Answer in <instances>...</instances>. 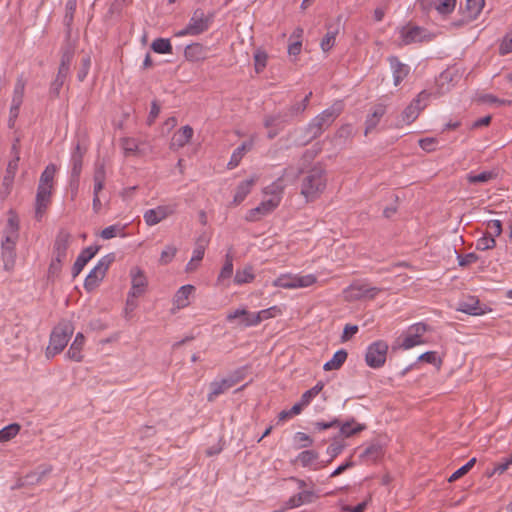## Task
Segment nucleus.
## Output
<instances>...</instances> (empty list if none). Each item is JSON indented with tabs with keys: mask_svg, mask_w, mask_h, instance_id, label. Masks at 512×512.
Instances as JSON below:
<instances>
[{
	"mask_svg": "<svg viewBox=\"0 0 512 512\" xmlns=\"http://www.w3.org/2000/svg\"><path fill=\"white\" fill-rule=\"evenodd\" d=\"M4 234L1 244L2 260L5 270L11 271L16 262V243L19 238V219L15 213L10 212Z\"/></svg>",
	"mask_w": 512,
	"mask_h": 512,
	"instance_id": "1",
	"label": "nucleus"
},
{
	"mask_svg": "<svg viewBox=\"0 0 512 512\" xmlns=\"http://www.w3.org/2000/svg\"><path fill=\"white\" fill-rule=\"evenodd\" d=\"M326 171L320 164L314 165L303 178L301 185V194L307 200H314L326 188Z\"/></svg>",
	"mask_w": 512,
	"mask_h": 512,
	"instance_id": "2",
	"label": "nucleus"
},
{
	"mask_svg": "<svg viewBox=\"0 0 512 512\" xmlns=\"http://www.w3.org/2000/svg\"><path fill=\"white\" fill-rule=\"evenodd\" d=\"M341 111V105L334 104L314 117L305 128V132L308 136L306 142L308 143L318 138L326 129L332 125L336 118L341 114Z\"/></svg>",
	"mask_w": 512,
	"mask_h": 512,
	"instance_id": "3",
	"label": "nucleus"
},
{
	"mask_svg": "<svg viewBox=\"0 0 512 512\" xmlns=\"http://www.w3.org/2000/svg\"><path fill=\"white\" fill-rule=\"evenodd\" d=\"M73 332L74 327L70 321H60L50 334L49 345L45 351L46 358L51 359L61 353L67 346Z\"/></svg>",
	"mask_w": 512,
	"mask_h": 512,
	"instance_id": "4",
	"label": "nucleus"
},
{
	"mask_svg": "<svg viewBox=\"0 0 512 512\" xmlns=\"http://www.w3.org/2000/svg\"><path fill=\"white\" fill-rule=\"evenodd\" d=\"M245 377V371L243 368H239L232 373H230L227 377L221 379L220 381H213L210 383V392L207 395L208 402H213L218 396L228 391L230 388L234 387L236 384L241 382Z\"/></svg>",
	"mask_w": 512,
	"mask_h": 512,
	"instance_id": "5",
	"label": "nucleus"
},
{
	"mask_svg": "<svg viewBox=\"0 0 512 512\" xmlns=\"http://www.w3.org/2000/svg\"><path fill=\"white\" fill-rule=\"evenodd\" d=\"M212 20L213 14L206 15L202 9L198 8L193 12L188 25L184 29L175 33V36L199 35L208 30Z\"/></svg>",
	"mask_w": 512,
	"mask_h": 512,
	"instance_id": "6",
	"label": "nucleus"
},
{
	"mask_svg": "<svg viewBox=\"0 0 512 512\" xmlns=\"http://www.w3.org/2000/svg\"><path fill=\"white\" fill-rule=\"evenodd\" d=\"M114 261V253H109L98 261L97 265L89 272L84 281V288L88 292L99 286L100 282L105 277L107 270Z\"/></svg>",
	"mask_w": 512,
	"mask_h": 512,
	"instance_id": "7",
	"label": "nucleus"
},
{
	"mask_svg": "<svg viewBox=\"0 0 512 512\" xmlns=\"http://www.w3.org/2000/svg\"><path fill=\"white\" fill-rule=\"evenodd\" d=\"M383 290V288L372 287L367 283L355 281L344 290V298L349 302L363 299L372 300Z\"/></svg>",
	"mask_w": 512,
	"mask_h": 512,
	"instance_id": "8",
	"label": "nucleus"
},
{
	"mask_svg": "<svg viewBox=\"0 0 512 512\" xmlns=\"http://www.w3.org/2000/svg\"><path fill=\"white\" fill-rule=\"evenodd\" d=\"M387 352L388 344L385 341L378 340L371 343L365 354L366 364L373 369L381 368L386 362Z\"/></svg>",
	"mask_w": 512,
	"mask_h": 512,
	"instance_id": "9",
	"label": "nucleus"
},
{
	"mask_svg": "<svg viewBox=\"0 0 512 512\" xmlns=\"http://www.w3.org/2000/svg\"><path fill=\"white\" fill-rule=\"evenodd\" d=\"M430 96L431 93L426 90L421 91L402 112V121L407 125L414 122L418 118L420 112L426 107Z\"/></svg>",
	"mask_w": 512,
	"mask_h": 512,
	"instance_id": "10",
	"label": "nucleus"
},
{
	"mask_svg": "<svg viewBox=\"0 0 512 512\" xmlns=\"http://www.w3.org/2000/svg\"><path fill=\"white\" fill-rule=\"evenodd\" d=\"M291 122L288 114L284 110L274 114H269L264 117L263 125L268 129V138H275L281 131L284 130L285 126Z\"/></svg>",
	"mask_w": 512,
	"mask_h": 512,
	"instance_id": "11",
	"label": "nucleus"
},
{
	"mask_svg": "<svg viewBox=\"0 0 512 512\" xmlns=\"http://www.w3.org/2000/svg\"><path fill=\"white\" fill-rule=\"evenodd\" d=\"M300 174L301 170L296 171L295 168L293 167L285 168L281 177H279L272 184L264 188V194L271 195L272 197H277L281 199V194L284 190L283 179L288 177L296 179Z\"/></svg>",
	"mask_w": 512,
	"mask_h": 512,
	"instance_id": "12",
	"label": "nucleus"
},
{
	"mask_svg": "<svg viewBox=\"0 0 512 512\" xmlns=\"http://www.w3.org/2000/svg\"><path fill=\"white\" fill-rule=\"evenodd\" d=\"M52 188L37 187L35 198V218L40 221L45 214L47 208L51 204Z\"/></svg>",
	"mask_w": 512,
	"mask_h": 512,
	"instance_id": "13",
	"label": "nucleus"
},
{
	"mask_svg": "<svg viewBox=\"0 0 512 512\" xmlns=\"http://www.w3.org/2000/svg\"><path fill=\"white\" fill-rule=\"evenodd\" d=\"M174 211V207L170 205H160L156 208L147 210L144 213L143 218L148 226H154L172 215Z\"/></svg>",
	"mask_w": 512,
	"mask_h": 512,
	"instance_id": "14",
	"label": "nucleus"
},
{
	"mask_svg": "<svg viewBox=\"0 0 512 512\" xmlns=\"http://www.w3.org/2000/svg\"><path fill=\"white\" fill-rule=\"evenodd\" d=\"M131 276V289L132 296H141L145 293L148 281L142 269L133 267L130 271Z\"/></svg>",
	"mask_w": 512,
	"mask_h": 512,
	"instance_id": "15",
	"label": "nucleus"
},
{
	"mask_svg": "<svg viewBox=\"0 0 512 512\" xmlns=\"http://www.w3.org/2000/svg\"><path fill=\"white\" fill-rule=\"evenodd\" d=\"M72 240V235L65 229H60L55 237L53 256L65 259L67 250Z\"/></svg>",
	"mask_w": 512,
	"mask_h": 512,
	"instance_id": "16",
	"label": "nucleus"
},
{
	"mask_svg": "<svg viewBox=\"0 0 512 512\" xmlns=\"http://www.w3.org/2000/svg\"><path fill=\"white\" fill-rule=\"evenodd\" d=\"M99 246H89L81 251L72 267V277L76 278L85 265L97 254Z\"/></svg>",
	"mask_w": 512,
	"mask_h": 512,
	"instance_id": "17",
	"label": "nucleus"
},
{
	"mask_svg": "<svg viewBox=\"0 0 512 512\" xmlns=\"http://www.w3.org/2000/svg\"><path fill=\"white\" fill-rule=\"evenodd\" d=\"M387 60L393 72L394 85L398 86L408 76L410 68L403 64L397 56H389Z\"/></svg>",
	"mask_w": 512,
	"mask_h": 512,
	"instance_id": "18",
	"label": "nucleus"
},
{
	"mask_svg": "<svg viewBox=\"0 0 512 512\" xmlns=\"http://www.w3.org/2000/svg\"><path fill=\"white\" fill-rule=\"evenodd\" d=\"M319 496L313 490H303L291 496L285 503L286 508H296L303 504L313 503Z\"/></svg>",
	"mask_w": 512,
	"mask_h": 512,
	"instance_id": "19",
	"label": "nucleus"
},
{
	"mask_svg": "<svg viewBox=\"0 0 512 512\" xmlns=\"http://www.w3.org/2000/svg\"><path fill=\"white\" fill-rule=\"evenodd\" d=\"M338 427L340 428V436L345 438L359 434L367 428L365 424L358 423L353 417L343 423L340 421V426Z\"/></svg>",
	"mask_w": 512,
	"mask_h": 512,
	"instance_id": "20",
	"label": "nucleus"
},
{
	"mask_svg": "<svg viewBox=\"0 0 512 512\" xmlns=\"http://www.w3.org/2000/svg\"><path fill=\"white\" fill-rule=\"evenodd\" d=\"M85 343V337L82 333H77V335L74 338V341L70 345L69 350L66 353V357L69 360L80 362L82 361L83 355H82V349Z\"/></svg>",
	"mask_w": 512,
	"mask_h": 512,
	"instance_id": "21",
	"label": "nucleus"
},
{
	"mask_svg": "<svg viewBox=\"0 0 512 512\" xmlns=\"http://www.w3.org/2000/svg\"><path fill=\"white\" fill-rule=\"evenodd\" d=\"M425 29L419 26L410 28H403L401 30V38L404 45H409L415 42H421L424 38Z\"/></svg>",
	"mask_w": 512,
	"mask_h": 512,
	"instance_id": "22",
	"label": "nucleus"
},
{
	"mask_svg": "<svg viewBox=\"0 0 512 512\" xmlns=\"http://www.w3.org/2000/svg\"><path fill=\"white\" fill-rule=\"evenodd\" d=\"M252 147V140L245 141L239 147H237L231 155L230 161L227 164V168L230 170L236 168L240 164L244 155L249 152Z\"/></svg>",
	"mask_w": 512,
	"mask_h": 512,
	"instance_id": "23",
	"label": "nucleus"
},
{
	"mask_svg": "<svg viewBox=\"0 0 512 512\" xmlns=\"http://www.w3.org/2000/svg\"><path fill=\"white\" fill-rule=\"evenodd\" d=\"M386 112V107L383 104H378L374 106L373 111L371 114H369L365 121V135L370 133L373 129L376 128L378 125L380 119Z\"/></svg>",
	"mask_w": 512,
	"mask_h": 512,
	"instance_id": "24",
	"label": "nucleus"
},
{
	"mask_svg": "<svg viewBox=\"0 0 512 512\" xmlns=\"http://www.w3.org/2000/svg\"><path fill=\"white\" fill-rule=\"evenodd\" d=\"M254 317V313L249 312L245 308L242 309H236L232 312H229L226 316V320L228 322H233L236 319H239L238 324L243 327H251L255 326V324H249L250 321H252L251 318Z\"/></svg>",
	"mask_w": 512,
	"mask_h": 512,
	"instance_id": "25",
	"label": "nucleus"
},
{
	"mask_svg": "<svg viewBox=\"0 0 512 512\" xmlns=\"http://www.w3.org/2000/svg\"><path fill=\"white\" fill-rule=\"evenodd\" d=\"M184 56L188 61L192 62L203 60L206 56V49L200 43H192L186 46Z\"/></svg>",
	"mask_w": 512,
	"mask_h": 512,
	"instance_id": "26",
	"label": "nucleus"
},
{
	"mask_svg": "<svg viewBox=\"0 0 512 512\" xmlns=\"http://www.w3.org/2000/svg\"><path fill=\"white\" fill-rule=\"evenodd\" d=\"M384 454L383 446L379 443H372L366 447L360 454V458L364 461L375 462L381 458Z\"/></svg>",
	"mask_w": 512,
	"mask_h": 512,
	"instance_id": "27",
	"label": "nucleus"
},
{
	"mask_svg": "<svg viewBox=\"0 0 512 512\" xmlns=\"http://www.w3.org/2000/svg\"><path fill=\"white\" fill-rule=\"evenodd\" d=\"M458 311H461L463 313L469 314V315H481L484 313L482 308L480 307L479 300L471 297L467 301H461L457 308Z\"/></svg>",
	"mask_w": 512,
	"mask_h": 512,
	"instance_id": "28",
	"label": "nucleus"
},
{
	"mask_svg": "<svg viewBox=\"0 0 512 512\" xmlns=\"http://www.w3.org/2000/svg\"><path fill=\"white\" fill-rule=\"evenodd\" d=\"M256 181V177H251L250 179L239 183L236 189V193L234 195L235 204H240L246 198V196L250 193L251 188Z\"/></svg>",
	"mask_w": 512,
	"mask_h": 512,
	"instance_id": "29",
	"label": "nucleus"
},
{
	"mask_svg": "<svg viewBox=\"0 0 512 512\" xmlns=\"http://www.w3.org/2000/svg\"><path fill=\"white\" fill-rule=\"evenodd\" d=\"M348 357V353L345 349L336 351L331 360L326 362L323 366L325 371L338 370L342 367Z\"/></svg>",
	"mask_w": 512,
	"mask_h": 512,
	"instance_id": "30",
	"label": "nucleus"
},
{
	"mask_svg": "<svg viewBox=\"0 0 512 512\" xmlns=\"http://www.w3.org/2000/svg\"><path fill=\"white\" fill-rule=\"evenodd\" d=\"M484 4V0H466L464 14L467 15L468 21H473L478 17Z\"/></svg>",
	"mask_w": 512,
	"mask_h": 512,
	"instance_id": "31",
	"label": "nucleus"
},
{
	"mask_svg": "<svg viewBox=\"0 0 512 512\" xmlns=\"http://www.w3.org/2000/svg\"><path fill=\"white\" fill-rule=\"evenodd\" d=\"M193 285H184L178 289L174 296V302L178 308H184L189 304V296L194 291Z\"/></svg>",
	"mask_w": 512,
	"mask_h": 512,
	"instance_id": "32",
	"label": "nucleus"
},
{
	"mask_svg": "<svg viewBox=\"0 0 512 512\" xmlns=\"http://www.w3.org/2000/svg\"><path fill=\"white\" fill-rule=\"evenodd\" d=\"M75 49L70 42H66L61 48L60 68L70 70L72 60L74 58Z\"/></svg>",
	"mask_w": 512,
	"mask_h": 512,
	"instance_id": "33",
	"label": "nucleus"
},
{
	"mask_svg": "<svg viewBox=\"0 0 512 512\" xmlns=\"http://www.w3.org/2000/svg\"><path fill=\"white\" fill-rule=\"evenodd\" d=\"M75 49L70 42H66L61 48L60 68L70 70L72 60L74 58Z\"/></svg>",
	"mask_w": 512,
	"mask_h": 512,
	"instance_id": "34",
	"label": "nucleus"
},
{
	"mask_svg": "<svg viewBox=\"0 0 512 512\" xmlns=\"http://www.w3.org/2000/svg\"><path fill=\"white\" fill-rule=\"evenodd\" d=\"M327 33L321 40L320 47L324 52H328L333 48L336 42V36L338 34V27H333L332 25L327 26Z\"/></svg>",
	"mask_w": 512,
	"mask_h": 512,
	"instance_id": "35",
	"label": "nucleus"
},
{
	"mask_svg": "<svg viewBox=\"0 0 512 512\" xmlns=\"http://www.w3.org/2000/svg\"><path fill=\"white\" fill-rule=\"evenodd\" d=\"M193 128L189 125L182 127L177 133H175L173 140L178 147H184L190 142L193 137Z\"/></svg>",
	"mask_w": 512,
	"mask_h": 512,
	"instance_id": "36",
	"label": "nucleus"
},
{
	"mask_svg": "<svg viewBox=\"0 0 512 512\" xmlns=\"http://www.w3.org/2000/svg\"><path fill=\"white\" fill-rule=\"evenodd\" d=\"M56 170L57 168L54 164L47 165L40 176L38 187L42 186L53 189V180Z\"/></svg>",
	"mask_w": 512,
	"mask_h": 512,
	"instance_id": "37",
	"label": "nucleus"
},
{
	"mask_svg": "<svg viewBox=\"0 0 512 512\" xmlns=\"http://www.w3.org/2000/svg\"><path fill=\"white\" fill-rule=\"evenodd\" d=\"M345 448V443L343 440L339 439V437L333 438L331 444L327 448V454L330 456V458L323 463V466L326 464L332 462L334 458H336Z\"/></svg>",
	"mask_w": 512,
	"mask_h": 512,
	"instance_id": "38",
	"label": "nucleus"
},
{
	"mask_svg": "<svg viewBox=\"0 0 512 512\" xmlns=\"http://www.w3.org/2000/svg\"><path fill=\"white\" fill-rule=\"evenodd\" d=\"M19 161L20 157H12V159L8 162L6 174L3 178V184L5 186H10L13 183L15 174L18 170Z\"/></svg>",
	"mask_w": 512,
	"mask_h": 512,
	"instance_id": "39",
	"label": "nucleus"
},
{
	"mask_svg": "<svg viewBox=\"0 0 512 512\" xmlns=\"http://www.w3.org/2000/svg\"><path fill=\"white\" fill-rule=\"evenodd\" d=\"M497 177V173L493 171H483L479 174L469 173L467 175V181L470 184L486 183Z\"/></svg>",
	"mask_w": 512,
	"mask_h": 512,
	"instance_id": "40",
	"label": "nucleus"
},
{
	"mask_svg": "<svg viewBox=\"0 0 512 512\" xmlns=\"http://www.w3.org/2000/svg\"><path fill=\"white\" fill-rule=\"evenodd\" d=\"M319 458V453L315 450H305L298 454L295 461L303 467H309Z\"/></svg>",
	"mask_w": 512,
	"mask_h": 512,
	"instance_id": "41",
	"label": "nucleus"
},
{
	"mask_svg": "<svg viewBox=\"0 0 512 512\" xmlns=\"http://www.w3.org/2000/svg\"><path fill=\"white\" fill-rule=\"evenodd\" d=\"M280 309L277 306L270 307L268 309L261 310L257 313H254V317L251 318L252 321L249 324L258 325L262 320L269 319L276 316V313H279Z\"/></svg>",
	"mask_w": 512,
	"mask_h": 512,
	"instance_id": "42",
	"label": "nucleus"
},
{
	"mask_svg": "<svg viewBox=\"0 0 512 512\" xmlns=\"http://www.w3.org/2000/svg\"><path fill=\"white\" fill-rule=\"evenodd\" d=\"M151 48L154 52L159 53V54L172 53V45H171L169 39H165V38L155 39L151 44Z\"/></svg>",
	"mask_w": 512,
	"mask_h": 512,
	"instance_id": "43",
	"label": "nucleus"
},
{
	"mask_svg": "<svg viewBox=\"0 0 512 512\" xmlns=\"http://www.w3.org/2000/svg\"><path fill=\"white\" fill-rule=\"evenodd\" d=\"M68 74H69V70L60 68V67L58 68L57 76L51 84V92L54 95L57 96L59 94L60 89L62 88Z\"/></svg>",
	"mask_w": 512,
	"mask_h": 512,
	"instance_id": "44",
	"label": "nucleus"
},
{
	"mask_svg": "<svg viewBox=\"0 0 512 512\" xmlns=\"http://www.w3.org/2000/svg\"><path fill=\"white\" fill-rule=\"evenodd\" d=\"M317 278L313 274H307V275H294V285L293 289L295 288H305L313 285L316 283Z\"/></svg>",
	"mask_w": 512,
	"mask_h": 512,
	"instance_id": "45",
	"label": "nucleus"
},
{
	"mask_svg": "<svg viewBox=\"0 0 512 512\" xmlns=\"http://www.w3.org/2000/svg\"><path fill=\"white\" fill-rule=\"evenodd\" d=\"M254 277L255 276L253 274L252 267H246L243 270L236 271L234 282L239 285L250 283L254 280Z\"/></svg>",
	"mask_w": 512,
	"mask_h": 512,
	"instance_id": "46",
	"label": "nucleus"
},
{
	"mask_svg": "<svg viewBox=\"0 0 512 512\" xmlns=\"http://www.w3.org/2000/svg\"><path fill=\"white\" fill-rule=\"evenodd\" d=\"M51 470H52V468L49 466V467L43 469L41 472H32L30 474H27L24 477V481L22 483H19L17 486L21 487V486H23L25 484H35V483H38Z\"/></svg>",
	"mask_w": 512,
	"mask_h": 512,
	"instance_id": "47",
	"label": "nucleus"
},
{
	"mask_svg": "<svg viewBox=\"0 0 512 512\" xmlns=\"http://www.w3.org/2000/svg\"><path fill=\"white\" fill-rule=\"evenodd\" d=\"M20 430V425L13 423L0 430V442H7L14 438Z\"/></svg>",
	"mask_w": 512,
	"mask_h": 512,
	"instance_id": "48",
	"label": "nucleus"
},
{
	"mask_svg": "<svg viewBox=\"0 0 512 512\" xmlns=\"http://www.w3.org/2000/svg\"><path fill=\"white\" fill-rule=\"evenodd\" d=\"M233 274V257L230 253L225 256V263L219 273L218 281L229 279Z\"/></svg>",
	"mask_w": 512,
	"mask_h": 512,
	"instance_id": "49",
	"label": "nucleus"
},
{
	"mask_svg": "<svg viewBox=\"0 0 512 512\" xmlns=\"http://www.w3.org/2000/svg\"><path fill=\"white\" fill-rule=\"evenodd\" d=\"M279 204H280V198L271 197L270 199L261 202L257 206V208H259L261 215H267V214L271 213L275 208H277Z\"/></svg>",
	"mask_w": 512,
	"mask_h": 512,
	"instance_id": "50",
	"label": "nucleus"
},
{
	"mask_svg": "<svg viewBox=\"0 0 512 512\" xmlns=\"http://www.w3.org/2000/svg\"><path fill=\"white\" fill-rule=\"evenodd\" d=\"M123 231H124V227H121L120 225H111V226L104 228L101 231L100 236L103 239H111V238L116 237L117 235L123 237V236H125V233Z\"/></svg>",
	"mask_w": 512,
	"mask_h": 512,
	"instance_id": "51",
	"label": "nucleus"
},
{
	"mask_svg": "<svg viewBox=\"0 0 512 512\" xmlns=\"http://www.w3.org/2000/svg\"><path fill=\"white\" fill-rule=\"evenodd\" d=\"M65 259L53 256V259L48 268V279L57 278L62 269V263Z\"/></svg>",
	"mask_w": 512,
	"mask_h": 512,
	"instance_id": "52",
	"label": "nucleus"
},
{
	"mask_svg": "<svg viewBox=\"0 0 512 512\" xmlns=\"http://www.w3.org/2000/svg\"><path fill=\"white\" fill-rule=\"evenodd\" d=\"M456 6V0H438L435 9L439 14L448 15L452 13Z\"/></svg>",
	"mask_w": 512,
	"mask_h": 512,
	"instance_id": "53",
	"label": "nucleus"
},
{
	"mask_svg": "<svg viewBox=\"0 0 512 512\" xmlns=\"http://www.w3.org/2000/svg\"><path fill=\"white\" fill-rule=\"evenodd\" d=\"M423 343L424 341L420 336L408 332V334L404 337L400 347L407 350Z\"/></svg>",
	"mask_w": 512,
	"mask_h": 512,
	"instance_id": "54",
	"label": "nucleus"
},
{
	"mask_svg": "<svg viewBox=\"0 0 512 512\" xmlns=\"http://www.w3.org/2000/svg\"><path fill=\"white\" fill-rule=\"evenodd\" d=\"M293 285L294 275L292 274H282L273 281V286L284 289H293Z\"/></svg>",
	"mask_w": 512,
	"mask_h": 512,
	"instance_id": "55",
	"label": "nucleus"
},
{
	"mask_svg": "<svg viewBox=\"0 0 512 512\" xmlns=\"http://www.w3.org/2000/svg\"><path fill=\"white\" fill-rule=\"evenodd\" d=\"M121 146L125 156L135 154L138 151V143L134 138H123Z\"/></svg>",
	"mask_w": 512,
	"mask_h": 512,
	"instance_id": "56",
	"label": "nucleus"
},
{
	"mask_svg": "<svg viewBox=\"0 0 512 512\" xmlns=\"http://www.w3.org/2000/svg\"><path fill=\"white\" fill-rule=\"evenodd\" d=\"M496 246V240L495 238L485 234L483 237L479 238L476 242V249L477 250H488L492 249Z\"/></svg>",
	"mask_w": 512,
	"mask_h": 512,
	"instance_id": "57",
	"label": "nucleus"
},
{
	"mask_svg": "<svg viewBox=\"0 0 512 512\" xmlns=\"http://www.w3.org/2000/svg\"><path fill=\"white\" fill-rule=\"evenodd\" d=\"M267 59H268V56H267V53L264 52V51H260L258 50L255 54H254V66H255V71L257 73H260L263 71V69L266 67L267 65Z\"/></svg>",
	"mask_w": 512,
	"mask_h": 512,
	"instance_id": "58",
	"label": "nucleus"
},
{
	"mask_svg": "<svg viewBox=\"0 0 512 512\" xmlns=\"http://www.w3.org/2000/svg\"><path fill=\"white\" fill-rule=\"evenodd\" d=\"M321 151V148L320 147H317V148H312V149H308L306 150L303 155H302V158H301V167L298 168V169H295L296 171L298 170H301V172L303 171V168L309 164L317 155L318 153Z\"/></svg>",
	"mask_w": 512,
	"mask_h": 512,
	"instance_id": "59",
	"label": "nucleus"
},
{
	"mask_svg": "<svg viewBox=\"0 0 512 512\" xmlns=\"http://www.w3.org/2000/svg\"><path fill=\"white\" fill-rule=\"evenodd\" d=\"M177 249L172 245L166 246L161 252V256L159 259L160 264L166 265L172 261L174 256L176 255Z\"/></svg>",
	"mask_w": 512,
	"mask_h": 512,
	"instance_id": "60",
	"label": "nucleus"
},
{
	"mask_svg": "<svg viewBox=\"0 0 512 512\" xmlns=\"http://www.w3.org/2000/svg\"><path fill=\"white\" fill-rule=\"evenodd\" d=\"M487 235L495 238L502 233V222L498 219L490 220L487 222Z\"/></svg>",
	"mask_w": 512,
	"mask_h": 512,
	"instance_id": "61",
	"label": "nucleus"
},
{
	"mask_svg": "<svg viewBox=\"0 0 512 512\" xmlns=\"http://www.w3.org/2000/svg\"><path fill=\"white\" fill-rule=\"evenodd\" d=\"M90 65H91L90 57L89 56L83 57L81 60V67L77 72V78L80 82L84 81V79L86 78V76L89 72V69H90Z\"/></svg>",
	"mask_w": 512,
	"mask_h": 512,
	"instance_id": "62",
	"label": "nucleus"
},
{
	"mask_svg": "<svg viewBox=\"0 0 512 512\" xmlns=\"http://www.w3.org/2000/svg\"><path fill=\"white\" fill-rule=\"evenodd\" d=\"M418 360L424 361V362H427V363H430L433 365H437V366H440L442 363L441 359L437 357V352H435V351H428V352L421 354L418 357Z\"/></svg>",
	"mask_w": 512,
	"mask_h": 512,
	"instance_id": "63",
	"label": "nucleus"
},
{
	"mask_svg": "<svg viewBox=\"0 0 512 512\" xmlns=\"http://www.w3.org/2000/svg\"><path fill=\"white\" fill-rule=\"evenodd\" d=\"M499 50H500V54H502V55H506V54L512 52V32L508 33L504 37Z\"/></svg>",
	"mask_w": 512,
	"mask_h": 512,
	"instance_id": "64",
	"label": "nucleus"
}]
</instances>
